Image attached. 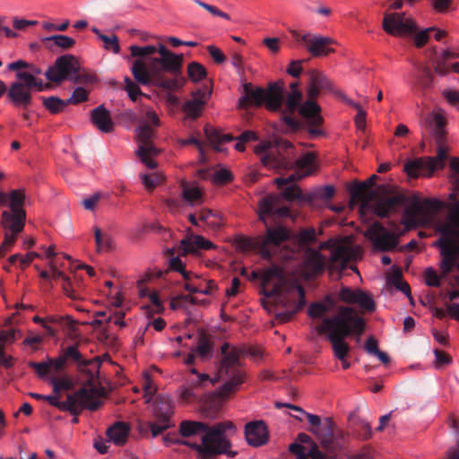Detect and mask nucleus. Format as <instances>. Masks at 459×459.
<instances>
[{
	"label": "nucleus",
	"instance_id": "nucleus-1",
	"mask_svg": "<svg viewBox=\"0 0 459 459\" xmlns=\"http://www.w3.org/2000/svg\"><path fill=\"white\" fill-rule=\"evenodd\" d=\"M129 50L130 56L136 58L130 68L134 81L128 76L124 79L125 90L131 100L136 101L139 96L143 95L139 84L169 92L184 86L183 54L172 52L161 42L143 47L132 45Z\"/></svg>",
	"mask_w": 459,
	"mask_h": 459
},
{
	"label": "nucleus",
	"instance_id": "nucleus-2",
	"mask_svg": "<svg viewBox=\"0 0 459 459\" xmlns=\"http://www.w3.org/2000/svg\"><path fill=\"white\" fill-rule=\"evenodd\" d=\"M281 197L276 195H267L258 203L259 220L265 225V233L247 240V246L258 251L265 260L278 258L290 260L294 256L295 249L289 245L291 238L290 230L281 225H269L267 218L276 216L287 217L290 212L287 206H281Z\"/></svg>",
	"mask_w": 459,
	"mask_h": 459
},
{
	"label": "nucleus",
	"instance_id": "nucleus-3",
	"mask_svg": "<svg viewBox=\"0 0 459 459\" xmlns=\"http://www.w3.org/2000/svg\"><path fill=\"white\" fill-rule=\"evenodd\" d=\"M255 153L260 156L261 163L268 169H296V172L287 178H277L274 183L279 188L309 176L316 168V154L306 152L302 157L293 160L296 149L293 144L282 138L273 141H263L255 147Z\"/></svg>",
	"mask_w": 459,
	"mask_h": 459
},
{
	"label": "nucleus",
	"instance_id": "nucleus-4",
	"mask_svg": "<svg viewBox=\"0 0 459 459\" xmlns=\"http://www.w3.org/2000/svg\"><path fill=\"white\" fill-rule=\"evenodd\" d=\"M234 425L231 421H224L210 426L201 421L183 420L179 425V433L184 437L195 436L203 433L202 443H192L184 439H173L169 436L165 437V442L184 445L195 449L201 459H212L219 455H226L233 458L238 452L230 449L231 443L227 438L226 432L233 429Z\"/></svg>",
	"mask_w": 459,
	"mask_h": 459
},
{
	"label": "nucleus",
	"instance_id": "nucleus-5",
	"mask_svg": "<svg viewBox=\"0 0 459 459\" xmlns=\"http://www.w3.org/2000/svg\"><path fill=\"white\" fill-rule=\"evenodd\" d=\"M365 319L355 308L350 306H340L336 314L323 318L322 324L317 325L316 330L320 334H327L334 356L338 359L343 360L350 351L345 338L355 336L359 341L365 331Z\"/></svg>",
	"mask_w": 459,
	"mask_h": 459
},
{
	"label": "nucleus",
	"instance_id": "nucleus-6",
	"mask_svg": "<svg viewBox=\"0 0 459 459\" xmlns=\"http://www.w3.org/2000/svg\"><path fill=\"white\" fill-rule=\"evenodd\" d=\"M273 280L276 282L266 296L276 298V302L281 307L277 317L282 322H288L306 305L305 290L301 285L290 281L284 276L282 269L276 264L263 271L261 275V283L264 287Z\"/></svg>",
	"mask_w": 459,
	"mask_h": 459
},
{
	"label": "nucleus",
	"instance_id": "nucleus-7",
	"mask_svg": "<svg viewBox=\"0 0 459 459\" xmlns=\"http://www.w3.org/2000/svg\"><path fill=\"white\" fill-rule=\"evenodd\" d=\"M444 117L439 114H429L420 123L421 134L425 138L431 136L437 145L436 157L419 158L408 161L404 169L411 177H418L421 172L432 173L436 169H443L447 159L448 148L445 145L446 131Z\"/></svg>",
	"mask_w": 459,
	"mask_h": 459
},
{
	"label": "nucleus",
	"instance_id": "nucleus-8",
	"mask_svg": "<svg viewBox=\"0 0 459 459\" xmlns=\"http://www.w3.org/2000/svg\"><path fill=\"white\" fill-rule=\"evenodd\" d=\"M440 234L435 242L441 255L440 270L442 276L449 274L459 260V202L451 210L446 221L437 226Z\"/></svg>",
	"mask_w": 459,
	"mask_h": 459
},
{
	"label": "nucleus",
	"instance_id": "nucleus-9",
	"mask_svg": "<svg viewBox=\"0 0 459 459\" xmlns=\"http://www.w3.org/2000/svg\"><path fill=\"white\" fill-rule=\"evenodd\" d=\"M7 195L11 211H4L2 213V225L5 233L0 246V256L4 255L15 243L17 235L24 229L26 220V212L22 208L25 201L24 190H12Z\"/></svg>",
	"mask_w": 459,
	"mask_h": 459
},
{
	"label": "nucleus",
	"instance_id": "nucleus-10",
	"mask_svg": "<svg viewBox=\"0 0 459 459\" xmlns=\"http://www.w3.org/2000/svg\"><path fill=\"white\" fill-rule=\"evenodd\" d=\"M275 406L277 408L287 407L305 415L310 425L307 430L315 435L321 446L326 451L333 452L341 445L340 439L342 438L343 432L338 429L332 418L326 417L322 420L317 415L306 412L300 407L289 403L277 402Z\"/></svg>",
	"mask_w": 459,
	"mask_h": 459
},
{
	"label": "nucleus",
	"instance_id": "nucleus-11",
	"mask_svg": "<svg viewBox=\"0 0 459 459\" xmlns=\"http://www.w3.org/2000/svg\"><path fill=\"white\" fill-rule=\"evenodd\" d=\"M243 89L245 94L238 100L241 108L249 105L259 107L264 104L267 109L278 111L282 107L285 93L283 81L270 82L266 90L262 87L254 88L250 82L245 83Z\"/></svg>",
	"mask_w": 459,
	"mask_h": 459
},
{
	"label": "nucleus",
	"instance_id": "nucleus-12",
	"mask_svg": "<svg viewBox=\"0 0 459 459\" xmlns=\"http://www.w3.org/2000/svg\"><path fill=\"white\" fill-rule=\"evenodd\" d=\"M59 394L45 395L44 401L63 411H69L74 416H78L83 409L90 411L98 410L102 402L99 398L98 391L94 386H83L74 394H67L66 400L59 401Z\"/></svg>",
	"mask_w": 459,
	"mask_h": 459
},
{
	"label": "nucleus",
	"instance_id": "nucleus-13",
	"mask_svg": "<svg viewBox=\"0 0 459 459\" xmlns=\"http://www.w3.org/2000/svg\"><path fill=\"white\" fill-rule=\"evenodd\" d=\"M16 78L7 90V98L17 108L26 109L32 104L33 91H43L50 88L48 83H44L41 79L26 72H17Z\"/></svg>",
	"mask_w": 459,
	"mask_h": 459
},
{
	"label": "nucleus",
	"instance_id": "nucleus-14",
	"mask_svg": "<svg viewBox=\"0 0 459 459\" xmlns=\"http://www.w3.org/2000/svg\"><path fill=\"white\" fill-rule=\"evenodd\" d=\"M229 348L228 343H224L221 346L223 359L220 367V374L229 378L220 389V395L222 397L236 392L245 379V374L239 368V357L246 351L237 348H232L229 351Z\"/></svg>",
	"mask_w": 459,
	"mask_h": 459
},
{
	"label": "nucleus",
	"instance_id": "nucleus-15",
	"mask_svg": "<svg viewBox=\"0 0 459 459\" xmlns=\"http://www.w3.org/2000/svg\"><path fill=\"white\" fill-rule=\"evenodd\" d=\"M45 75L49 82L55 83H60L65 80H70L74 83H88L94 80L92 75L81 72L80 63L73 55L57 57L54 65L48 67Z\"/></svg>",
	"mask_w": 459,
	"mask_h": 459
},
{
	"label": "nucleus",
	"instance_id": "nucleus-16",
	"mask_svg": "<svg viewBox=\"0 0 459 459\" xmlns=\"http://www.w3.org/2000/svg\"><path fill=\"white\" fill-rule=\"evenodd\" d=\"M442 207L443 202L437 199L420 200L415 197L411 200V206L404 211L402 223L408 230L416 228L429 221L431 213L439 211Z\"/></svg>",
	"mask_w": 459,
	"mask_h": 459
},
{
	"label": "nucleus",
	"instance_id": "nucleus-17",
	"mask_svg": "<svg viewBox=\"0 0 459 459\" xmlns=\"http://www.w3.org/2000/svg\"><path fill=\"white\" fill-rule=\"evenodd\" d=\"M153 135L154 132L148 125H143L138 128L137 137L140 143L136 151V155L140 160L151 169L157 167V162L152 158L157 156L160 152V150L152 143Z\"/></svg>",
	"mask_w": 459,
	"mask_h": 459
},
{
	"label": "nucleus",
	"instance_id": "nucleus-18",
	"mask_svg": "<svg viewBox=\"0 0 459 459\" xmlns=\"http://www.w3.org/2000/svg\"><path fill=\"white\" fill-rule=\"evenodd\" d=\"M366 236L372 241L374 247L382 252L393 250L399 244V235L389 231L378 221L367 230Z\"/></svg>",
	"mask_w": 459,
	"mask_h": 459
},
{
	"label": "nucleus",
	"instance_id": "nucleus-19",
	"mask_svg": "<svg viewBox=\"0 0 459 459\" xmlns=\"http://www.w3.org/2000/svg\"><path fill=\"white\" fill-rule=\"evenodd\" d=\"M383 29L392 36H403L414 32L417 27L411 19L405 18L403 13H393L385 14Z\"/></svg>",
	"mask_w": 459,
	"mask_h": 459
},
{
	"label": "nucleus",
	"instance_id": "nucleus-20",
	"mask_svg": "<svg viewBox=\"0 0 459 459\" xmlns=\"http://www.w3.org/2000/svg\"><path fill=\"white\" fill-rule=\"evenodd\" d=\"M338 298L346 304H357L360 308L368 312H373L376 309V303L372 297L360 289L352 290L342 286L339 291Z\"/></svg>",
	"mask_w": 459,
	"mask_h": 459
},
{
	"label": "nucleus",
	"instance_id": "nucleus-21",
	"mask_svg": "<svg viewBox=\"0 0 459 459\" xmlns=\"http://www.w3.org/2000/svg\"><path fill=\"white\" fill-rule=\"evenodd\" d=\"M317 87L313 85L310 82L307 89V95L308 100H306L299 108V114L306 119H309L314 126L322 125L323 117L320 115L321 108L315 101L320 93Z\"/></svg>",
	"mask_w": 459,
	"mask_h": 459
},
{
	"label": "nucleus",
	"instance_id": "nucleus-22",
	"mask_svg": "<svg viewBox=\"0 0 459 459\" xmlns=\"http://www.w3.org/2000/svg\"><path fill=\"white\" fill-rule=\"evenodd\" d=\"M327 260L318 250L312 247L305 249L303 255V269L307 278H314L325 272Z\"/></svg>",
	"mask_w": 459,
	"mask_h": 459
},
{
	"label": "nucleus",
	"instance_id": "nucleus-23",
	"mask_svg": "<svg viewBox=\"0 0 459 459\" xmlns=\"http://www.w3.org/2000/svg\"><path fill=\"white\" fill-rule=\"evenodd\" d=\"M301 39L306 44L307 51L315 57L325 56L334 51L330 48L334 41L329 37L306 33Z\"/></svg>",
	"mask_w": 459,
	"mask_h": 459
},
{
	"label": "nucleus",
	"instance_id": "nucleus-24",
	"mask_svg": "<svg viewBox=\"0 0 459 459\" xmlns=\"http://www.w3.org/2000/svg\"><path fill=\"white\" fill-rule=\"evenodd\" d=\"M212 95V89L205 86L204 89H198L193 92V99L186 101L182 107V110L187 117L196 119L202 114L206 100Z\"/></svg>",
	"mask_w": 459,
	"mask_h": 459
},
{
	"label": "nucleus",
	"instance_id": "nucleus-25",
	"mask_svg": "<svg viewBox=\"0 0 459 459\" xmlns=\"http://www.w3.org/2000/svg\"><path fill=\"white\" fill-rule=\"evenodd\" d=\"M406 197L403 194H395L381 198L374 204V212L379 217H387L391 212H397L406 204Z\"/></svg>",
	"mask_w": 459,
	"mask_h": 459
},
{
	"label": "nucleus",
	"instance_id": "nucleus-26",
	"mask_svg": "<svg viewBox=\"0 0 459 459\" xmlns=\"http://www.w3.org/2000/svg\"><path fill=\"white\" fill-rule=\"evenodd\" d=\"M245 436L247 443L253 446L264 445L268 440L266 426L264 421L249 422L245 427Z\"/></svg>",
	"mask_w": 459,
	"mask_h": 459
},
{
	"label": "nucleus",
	"instance_id": "nucleus-27",
	"mask_svg": "<svg viewBox=\"0 0 459 459\" xmlns=\"http://www.w3.org/2000/svg\"><path fill=\"white\" fill-rule=\"evenodd\" d=\"M208 383H212L208 375H198V378L189 381L182 388L180 398L185 402L195 400L200 396L199 389L206 386Z\"/></svg>",
	"mask_w": 459,
	"mask_h": 459
},
{
	"label": "nucleus",
	"instance_id": "nucleus-28",
	"mask_svg": "<svg viewBox=\"0 0 459 459\" xmlns=\"http://www.w3.org/2000/svg\"><path fill=\"white\" fill-rule=\"evenodd\" d=\"M91 121L102 133H110L113 131L114 124L110 113L103 105L91 110Z\"/></svg>",
	"mask_w": 459,
	"mask_h": 459
},
{
	"label": "nucleus",
	"instance_id": "nucleus-29",
	"mask_svg": "<svg viewBox=\"0 0 459 459\" xmlns=\"http://www.w3.org/2000/svg\"><path fill=\"white\" fill-rule=\"evenodd\" d=\"M349 191L351 200L360 203L362 207L367 206L375 196L374 191L367 182H353Z\"/></svg>",
	"mask_w": 459,
	"mask_h": 459
},
{
	"label": "nucleus",
	"instance_id": "nucleus-30",
	"mask_svg": "<svg viewBox=\"0 0 459 459\" xmlns=\"http://www.w3.org/2000/svg\"><path fill=\"white\" fill-rule=\"evenodd\" d=\"M351 257L352 250L351 247L339 246L333 248L331 252L329 270L333 271L335 266H338L340 271H344Z\"/></svg>",
	"mask_w": 459,
	"mask_h": 459
},
{
	"label": "nucleus",
	"instance_id": "nucleus-31",
	"mask_svg": "<svg viewBox=\"0 0 459 459\" xmlns=\"http://www.w3.org/2000/svg\"><path fill=\"white\" fill-rule=\"evenodd\" d=\"M130 427L127 423L123 421H117L111 425L106 431L109 439L116 446H124L129 436Z\"/></svg>",
	"mask_w": 459,
	"mask_h": 459
},
{
	"label": "nucleus",
	"instance_id": "nucleus-32",
	"mask_svg": "<svg viewBox=\"0 0 459 459\" xmlns=\"http://www.w3.org/2000/svg\"><path fill=\"white\" fill-rule=\"evenodd\" d=\"M212 247H213V244L200 235L186 238L180 241V249L184 255L195 253L199 249H211Z\"/></svg>",
	"mask_w": 459,
	"mask_h": 459
},
{
	"label": "nucleus",
	"instance_id": "nucleus-33",
	"mask_svg": "<svg viewBox=\"0 0 459 459\" xmlns=\"http://www.w3.org/2000/svg\"><path fill=\"white\" fill-rule=\"evenodd\" d=\"M153 413L157 421L169 423L173 414L171 400L165 396H158L153 406Z\"/></svg>",
	"mask_w": 459,
	"mask_h": 459
},
{
	"label": "nucleus",
	"instance_id": "nucleus-34",
	"mask_svg": "<svg viewBox=\"0 0 459 459\" xmlns=\"http://www.w3.org/2000/svg\"><path fill=\"white\" fill-rule=\"evenodd\" d=\"M49 266L51 270L50 278L55 281H62L61 286L65 294L69 298H75V294L73 292L74 286L72 285V280L57 269L56 264L54 260L49 262Z\"/></svg>",
	"mask_w": 459,
	"mask_h": 459
},
{
	"label": "nucleus",
	"instance_id": "nucleus-35",
	"mask_svg": "<svg viewBox=\"0 0 459 459\" xmlns=\"http://www.w3.org/2000/svg\"><path fill=\"white\" fill-rule=\"evenodd\" d=\"M414 65L417 69V74L414 75V85L422 90L429 88L433 82V74L430 68L428 65L418 63Z\"/></svg>",
	"mask_w": 459,
	"mask_h": 459
},
{
	"label": "nucleus",
	"instance_id": "nucleus-36",
	"mask_svg": "<svg viewBox=\"0 0 459 459\" xmlns=\"http://www.w3.org/2000/svg\"><path fill=\"white\" fill-rule=\"evenodd\" d=\"M199 339L197 347L194 350L202 359H208L212 357L213 343L211 342L209 335L204 330L198 331Z\"/></svg>",
	"mask_w": 459,
	"mask_h": 459
},
{
	"label": "nucleus",
	"instance_id": "nucleus-37",
	"mask_svg": "<svg viewBox=\"0 0 459 459\" xmlns=\"http://www.w3.org/2000/svg\"><path fill=\"white\" fill-rule=\"evenodd\" d=\"M459 55L457 53L447 49L444 51L441 56L438 58L432 59V57H430V59L433 61L435 73L439 75H446L449 71L446 61L449 59L456 58Z\"/></svg>",
	"mask_w": 459,
	"mask_h": 459
},
{
	"label": "nucleus",
	"instance_id": "nucleus-38",
	"mask_svg": "<svg viewBox=\"0 0 459 459\" xmlns=\"http://www.w3.org/2000/svg\"><path fill=\"white\" fill-rule=\"evenodd\" d=\"M290 185L282 191V196L287 201L302 200L307 203L313 201L312 195H304L299 186L295 185L294 182L288 183Z\"/></svg>",
	"mask_w": 459,
	"mask_h": 459
},
{
	"label": "nucleus",
	"instance_id": "nucleus-39",
	"mask_svg": "<svg viewBox=\"0 0 459 459\" xmlns=\"http://www.w3.org/2000/svg\"><path fill=\"white\" fill-rule=\"evenodd\" d=\"M66 362L75 363L78 366H88L90 362L83 359L82 353L78 350V345L74 344L67 346L62 351Z\"/></svg>",
	"mask_w": 459,
	"mask_h": 459
},
{
	"label": "nucleus",
	"instance_id": "nucleus-40",
	"mask_svg": "<svg viewBox=\"0 0 459 459\" xmlns=\"http://www.w3.org/2000/svg\"><path fill=\"white\" fill-rule=\"evenodd\" d=\"M44 107L51 113V114H59L61 113L65 108L68 105L66 100H64L56 96L50 97H42Z\"/></svg>",
	"mask_w": 459,
	"mask_h": 459
},
{
	"label": "nucleus",
	"instance_id": "nucleus-41",
	"mask_svg": "<svg viewBox=\"0 0 459 459\" xmlns=\"http://www.w3.org/2000/svg\"><path fill=\"white\" fill-rule=\"evenodd\" d=\"M204 133L209 141L212 144H216L214 146V149L216 151H221V149L218 146L219 143L230 142L234 139L233 136H231L230 134H221L217 130L208 126L204 128Z\"/></svg>",
	"mask_w": 459,
	"mask_h": 459
},
{
	"label": "nucleus",
	"instance_id": "nucleus-42",
	"mask_svg": "<svg viewBox=\"0 0 459 459\" xmlns=\"http://www.w3.org/2000/svg\"><path fill=\"white\" fill-rule=\"evenodd\" d=\"M199 220L212 229H218L221 225V219L219 214L208 209H203L199 212Z\"/></svg>",
	"mask_w": 459,
	"mask_h": 459
},
{
	"label": "nucleus",
	"instance_id": "nucleus-43",
	"mask_svg": "<svg viewBox=\"0 0 459 459\" xmlns=\"http://www.w3.org/2000/svg\"><path fill=\"white\" fill-rule=\"evenodd\" d=\"M302 100V92L300 91H290L287 94L285 101V109L289 114H294L296 110H299Z\"/></svg>",
	"mask_w": 459,
	"mask_h": 459
},
{
	"label": "nucleus",
	"instance_id": "nucleus-44",
	"mask_svg": "<svg viewBox=\"0 0 459 459\" xmlns=\"http://www.w3.org/2000/svg\"><path fill=\"white\" fill-rule=\"evenodd\" d=\"M187 75L192 82H197L206 77L207 72L200 63L191 62L187 66Z\"/></svg>",
	"mask_w": 459,
	"mask_h": 459
},
{
	"label": "nucleus",
	"instance_id": "nucleus-45",
	"mask_svg": "<svg viewBox=\"0 0 459 459\" xmlns=\"http://www.w3.org/2000/svg\"><path fill=\"white\" fill-rule=\"evenodd\" d=\"M309 82L317 87L319 90H330L332 87L331 82L319 71L311 70L308 73Z\"/></svg>",
	"mask_w": 459,
	"mask_h": 459
},
{
	"label": "nucleus",
	"instance_id": "nucleus-46",
	"mask_svg": "<svg viewBox=\"0 0 459 459\" xmlns=\"http://www.w3.org/2000/svg\"><path fill=\"white\" fill-rule=\"evenodd\" d=\"M184 288L190 293H202L204 295H211L217 289V284L214 281L210 280L205 283V287L202 288L201 286H195L188 281L185 283Z\"/></svg>",
	"mask_w": 459,
	"mask_h": 459
},
{
	"label": "nucleus",
	"instance_id": "nucleus-47",
	"mask_svg": "<svg viewBox=\"0 0 459 459\" xmlns=\"http://www.w3.org/2000/svg\"><path fill=\"white\" fill-rule=\"evenodd\" d=\"M94 236L98 251L110 250L113 247L112 238L108 234H102L100 228H94Z\"/></svg>",
	"mask_w": 459,
	"mask_h": 459
},
{
	"label": "nucleus",
	"instance_id": "nucleus-48",
	"mask_svg": "<svg viewBox=\"0 0 459 459\" xmlns=\"http://www.w3.org/2000/svg\"><path fill=\"white\" fill-rule=\"evenodd\" d=\"M47 41H52L56 47L62 49H70L75 45V40L65 35H52L45 39Z\"/></svg>",
	"mask_w": 459,
	"mask_h": 459
},
{
	"label": "nucleus",
	"instance_id": "nucleus-49",
	"mask_svg": "<svg viewBox=\"0 0 459 459\" xmlns=\"http://www.w3.org/2000/svg\"><path fill=\"white\" fill-rule=\"evenodd\" d=\"M169 269L180 273L186 282L191 281L193 276L198 278L196 274L185 270V264L179 257H172L169 260Z\"/></svg>",
	"mask_w": 459,
	"mask_h": 459
},
{
	"label": "nucleus",
	"instance_id": "nucleus-50",
	"mask_svg": "<svg viewBox=\"0 0 459 459\" xmlns=\"http://www.w3.org/2000/svg\"><path fill=\"white\" fill-rule=\"evenodd\" d=\"M328 311L329 307L321 302H315L309 306L307 314L312 318H323Z\"/></svg>",
	"mask_w": 459,
	"mask_h": 459
},
{
	"label": "nucleus",
	"instance_id": "nucleus-51",
	"mask_svg": "<svg viewBox=\"0 0 459 459\" xmlns=\"http://www.w3.org/2000/svg\"><path fill=\"white\" fill-rule=\"evenodd\" d=\"M47 322L56 324L61 327H66L70 330L74 329L75 322L69 316H48L46 319Z\"/></svg>",
	"mask_w": 459,
	"mask_h": 459
},
{
	"label": "nucleus",
	"instance_id": "nucleus-52",
	"mask_svg": "<svg viewBox=\"0 0 459 459\" xmlns=\"http://www.w3.org/2000/svg\"><path fill=\"white\" fill-rule=\"evenodd\" d=\"M28 366L34 369L35 373L41 378L45 377L51 370V362H48V360L45 362L30 361Z\"/></svg>",
	"mask_w": 459,
	"mask_h": 459
},
{
	"label": "nucleus",
	"instance_id": "nucleus-53",
	"mask_svg": "<svg viewBox=\"0 0 459 459\" xmlns=\"http://www.w3.org/2000/svg\"><path fill=\"white\" fill-rule=\"evenodd\" d=\"M51 384L53 392L59 395L62 390H71L73 388V382L67 377L53 378Z\"/></svg>",
	"mask_w": 459,
	"mask_h": 459
},
{
	"label": "nucleus",
	"instance_id": "nucleus-54",
	"mask_svg": "<svg viewBox=\"0 0 459 459\" xmlns=\"http://www.w3.org/2000/svg\"><path fill=\"white\" fill-rule=\"evenodd\" d=\"M183 198L191 203L194 204L201 199L202 193L199 187L196 186H185L182 193Z\"/></svg>",
	"mask_w": 459,
	"mask_h": 459
},
{
	"label": "nucleus",
	"instance_id": "nucleus-55",
	"mask_svg": "<svg viewBox=\"0 0 459 459\" xmlns=\"http://www.w3.org/2000/svg\"><path fill=\"white\" fill-rule=\"evenodd\" d=\"M232 174L225 169H219L212 174V182L218 185H223L232 180Z\"/></svg>",
	"mask_w": 459,
	"mask_h": 459
},
{
	"label": "nucleus",
	"instance_id": "nucleus-56",
	"mask_svg": "<svg viewBox=\"0 0 459 459\" xmlns=\"http://www.w3.org/2000/svg\"><path fill=\"white\" fill-rule=\"evenodd\" d=\"M88 100V91L82 87H77L72 96L66 100L69 104H79Z\"/></svg>",
	"mask_w": 459,
	"mask_h": 459
},
{
	"label": "nucleus",
	"instance_id": "nucleus-57",
	"mask_svg": "<svg viewBox=\"0 0 459 459\" xmlns=\"http://www.w3.org/2000/svg\"><path fill=\"white\" fill-rule=\"evenodd\" d=\"M194 3L198 4L199 6L203 7L206 11H208L210 13H212L214 16H219L221 18H223L225 20H230V17L228 13L221 11L219 8H217L214 5L209 4L207 3H204L201 0H192Z\"/></svg>",
	"mask_w": 459,
	"mask_h": 459
},
{
	"label": "nucleus",
	"instance_id": "nucleus-58",
	"mask_svg": "<svg viewBox=\"0 0 459 459\" xmlns=\"http://www.w3.org/2000/svg\"><path fill=\"white\" fill-rule=\"evenodd\" d=\"M100 39L104 42L106 49H111L115 54H118L120 52L119 40L116 35L100 36Z\"/></svg>",
	"mask_w": 459,
	"mask_h": 459
},
{
	"label": "nucleus",
	"instance_id": "nucleus-59",
	"mask_svg": "<svg viewBox=\"0 0 459 459\" xmlns=\"http://www.w3.org/2000/svg\"><path fill=\"white\" fill-rule=\"evenodd\" d=\"M426 284L431 287H438L440 279L437 272L432 267H428L424 272Z\"/></svg>",
	"mask_w": 459,
	"mask_h": 459
},
{
	"label": "nucleus",
	"instance_id": "nucleus-60",
	"mask_svg": "<svg viewBox=\"0 0 459 459\" xmlns=\"http://www.w3.org/2000/svg\"><path fill=\"white\" fill-rule=\"evenodd\" d=\"M434 27H430L424 30L420 31L414 37V43L417 48H422L428 42L429 39V32L434 30Z\"/></svg>",
	"mask_w": 459,
	"mask_h": 459
},
{
	"label": "nucleus",
	"instance_id": "nucleus-61",
	"mask_svg": "<svg viewBox=\"0 0 459 459\" xmlns=\"http://www.w3.org/2000/svg\"><path fill=\"white\" fill-rule=\"evenodd\" d=\"M307 450L305 446L298 442L290 446V451L297 456V459H307Z\"/></svg>",
	"mask_w": 459,
	"mask_h": 459
},
{
	"label": "nucleus",
	"instance_id": "nucleus-62",
	"mask_svg": "<svg viewBox=\"0 0 459 459\" xmlns=\"http://www.w3.org/2000/svg\"><path fill=\"white\" fill-rule=\"evenodd\" d=\"M299 241L301 244H308L316 241V232L314 229H305L299 233Z\"/></svg>",
	"mask_w": 459,
	"mask_h": 459
},
{
	"label": "nucleus",
	"instance_id": "nucleus-63",
	"mask_svg": "<svg viewBox=\"0 0 459 459\" xmlns=\"http://www.w3.org/2000/svg\"><path fill=\"white\" fill-rule=\"evenodd\" d=\"M303 62H304V60L291 61L289 67L287 68V73L295 78H299L302 72V63Z\"/></svg>",
	"mask_w": 459,
	"mask_h": 459
},
{
	"label": "nucleus",
	"instance_id": "nucleus-64",
	"mask_svg": "<svg viewBox=\"0 0 459 459\" xmlns=\"http://www.w3.org/2000/svg\"><path fill=\"white\" fill-rule=\"evenodd\" d=\"M207 50L215 63L221 64L226 60L225 55L221 51V49H219L215 46H208Z\"/></svg>",
	"mask_w": 459,
	"mask_h": 459
}]
</instances>
